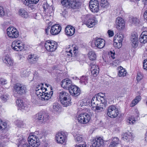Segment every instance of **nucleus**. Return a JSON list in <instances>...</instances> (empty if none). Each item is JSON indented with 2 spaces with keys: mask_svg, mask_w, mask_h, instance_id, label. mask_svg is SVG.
<instances>
[{
  "mask_svg": "<svg viewBox=\"0 0 147 147\" xmlns=\"http://www.w3.org/2000/svg\"><path fill=\"white\" fill-rule=\"evenodd\" d=\"M36 93L38 96L39 95L41 97L42 100H48L51 98L53 94V91H51L49 92L47 89L44 87H40V89L36 88Z\"/></svg>",
  "mask_w": 147,
  "mask_h": 147,
  "instance_id": "f257e3e1",
  "label": "nucleus"
},
{
  "mask_svg": "<svg viewBox=\"0 0 147 147\" xmlns=\"http://www.w3.org/2000/svg\"><path fill=\"white\" fill-rule=\"evenodd\" d=\"M61 3L65 7H70L73 9L79 8L81 5V3L77 0H61Z\"/></svg>",
  "mask_w": 147,
  "mask_h": 147,
  "instance_id": "f03ea898",
  "label": "nucleus"
},
{
  "mask_svg": "<svg viewBox=\"0 0 147 147\" xmlns=\"http://www.w3.org/2000/svg\"><path fill=\"white\" fill-rule=\"evenodd\" d=\"M14 89L15 93L20 95L24 94L27 92L26 86L22 84H16L15 85Z\"/></svg>",
  "mask_w": 147,
  "mask_h": 147,
  "instance_id": "7ed1b4c3",
  "label": "nucleus"
},
{
  "mask_svg": "<svg viewBox=\"0 0 147 147\" xmlns=\"http://www.w3.org/2000/svg\"><path fill=\"white\" fill-rule=\"evenodd\" d=\"M57 44L55 41L52 40H48L45 44V47L49 51L52 52L55 51L57 48Z\"/></svg>",
  "mask_w": 147,
  "mask_h": 147,
  "instance_id": "20e7f679",
  "label": "nucleus"
},
{
  "mask_svg": "<svg viewBox=\"0 0 147 147\" xmlns=\"http://www.w3.org/2000/svg\"><path fill=\"white\" fill-rule=\"evenodd\" d=\"M119 111L118 109L113 105L110 106L107 111L108 115L111 118H114L118 115Z\"/></svg>",
  "mask_w": 147,
  "mask_h": 147,
  "instance_id": "39448f33",
  "label": "nucleus"
},
{
  "mask_svg": "<svg viewBox=\"0 0 147 147\" xmlns=\"http://www.w3.org/2000/svg\"><path fill=\"white\" fill-rule=\"evenodd\" d=\"M90 10L93 13H97L100 9L99 3L97 0H91L89 3Z\"/></svg>",
  "mask_w": 147,
  "mask_h": 147,
  "instance_id": "423d86ee",
  "label": "nucleus"
},
{
  "mask_svg": "<svg viewBox=\"0 0 147 147\" xmlns=\"http://www.w3.org/2000/svg\"><path fill=\"white\" fill-rule=\"evenodd\" d=\"M56 138L58 143L63 144L67 139V133L63 131L59 132L56 134Z\"/></svg>",
  "mask_w": 147,
  "mask_h": 147,
  "instance_id": "0eeeda50",
  "label": "nucleus"
},
{
  "mask_svg": "<svg viewBox=\"0 0 147 147\" xmlns=\"http://www.w3.org/2000/svg\"><path fill=\"white\" fill-rule=\"evenodd\" d=\"M90 117L88 113H85L80 114L78 117V121L81 123L86 124L90 120Z\"/></svg>",
  "mask_w": 147,
  "mask_h": 147,
  "instance_id": "6e6552de",
  "label": "nucleus"
},
{
  "mask_svg": "<svg viewBox=\"0 0 147 147\" xmlns=\"http://www.w3.org/2000/svg\"><path fill=\"white\" fill-rule=\"evenodd\" d=\"M7 31V35L10 38H16L19 36L18 31L13 27H8Z\"/></svg>",
  "mask_w": 147,
  "mask_h": 147,
  "instance_id": "1a4fd4ad",
  "label": "nucleus"
},
{
  "mask_svg": "<svg viewBox=\"0 0 147 147\" xmlns=\"http://www.w3.org/2000/svg\"><path fill=\"white\" fill-rule=\"evenodd\" d=\"M36 136L31 135L28 138V141L29 144L33 147H38L40 144L39 139L36 138Z\"/></svg>",
  "mask_w": 147,
  "mask_h": 147,
  "instance_id": "9d476101",
  "label": "nucleus"
},
{
  "mask_svg": "<svg viewBox=\"0 0 147 147\" xmlns=\"http://www.w3.org/2000/svg\"><path fill=\"white\" fill-rule=\"evenodd\" d=\"M16 105L18 106V109L20 110L23 112L25 111H28L29 108L26 105H24L22 100L18 99L16 101Z\"/></svg>",
  "mask_w": 147,
  "mask_h": 147,
  "instance_id": "9b49d317",
  "label": "nucleus"
},
{
  "mask_svg": "<svg viewBox=\"0 0 147 147\" xmlns=\"http://www.w3.org/2000/svg\"><path fill=\"white\" fill-rule=\"evenodd\" d=\"M116 26L117 28L121 30L125 27V24L123 20L121 17H118L116 20Z\"/></svg>",
  "mask_w": 147,
  "mask_h": 147,
  "instance_id": "f8f14e48",
  "label": "nucleus"
},
{
  "mask_svg": "<svg viewBox=\"0 0 147 147\" xmlns=\"http://www.w3.org/2000/svg\"><path fill=\"white\" fill-rule=\"evenodd\" d=\"M61 85L63 88L68 90L73 85L71 81L68 78L63 80L61 82Z\"/></svg>",
  "mask_w": 147,
  "mask_h": 147,
  "instance_id": "ddd939ff",
  "label": "nucleus"
},
{
  "mask_svg": "<svg viewBox=\"0 0 147 147\" xmlns=\"http://www.w3.org/2000/svg\"><path fill=\"white\" fill-rule=\"evenodd\" d=\"M11 46L13 50L16 51H21L24 47V45L22 43L17 41L13 42Z\"/></svg>",
  "mask_w": 147,
  "mask_h": 147,
  "instance_id": "4468645a",
  "label": "nucleus"
},
{
  "mask_svg": "<svg viewBox=\"0 0 147 147\" xmlns=\"http://www.w3.org/2000/svg\"><path fill=\"white\" fill-rule=\"evenodd\" d=\"M61 29V27L59 25L55 24L51 27L50 33L53 35H56L60 33Z\"/></svg>",
  "mask_w": 147,
  "mask_h": 147,
  "instance_id": "2eb2a0df",
  "label": "nucleus"
},
{
  "mask_svg": "<svg viewBox=\"0 0 147 147\" xmlns=\"http://www.w3.org/2000/svg\"><path fill=\"white\" fill-rule=\"evenodd\" d=\"M103 143V140L100 137L96 138L93 140L90 147H99Z\"/></svg>",
  "mask_w": 147,
  "mask_h": 147,
  "instance_id": "dca6fc26",
  "label": "nucleus"
},
{
  "mask_svg": "<svg viewBox=\"0 0 147 147\" xmlns=\"http://www.w3.org/2000/svg\"><path fill=\"white\" fill-rule=\"evenodd\" d=\"M34 118L36 121L40 124L44 123L45 122L44 115L41 113L36 114L34 116Z\"/></svg>",
  "mask_w": 147,
  "mask_h": 147,
  "instance_id": "f3484780",
  "label": "nucleus"
},
{
  "mask_svg": "<svg viewBox=\"0 0 147 147\" xmlns=\"http://www.w3.org/2000/svg\"><path fill=\"white\" fill-rule=\"evenodd\" d=\"M105 40L101 38L96 39L94 41V44L96 47L99 49H102L105 45Z\"/></svg>",
  "mask_w": 147,
  "mask_h": 147,
  "instance_id": "a211bd4d",
  "label": "nucleus"
},
{
  "mask_svg": "<svg viewBox=\"0 0 147 147\" xmlns=\"http://www.w3.org/2000/svg\"><path fill=\"white\" fill-rule=\"evenodd\" d=\"M70 94L73 96H77L79 94L80 89L76 86L72 85L68 90Z\"/></svg>",
  "mask_w": 147,
  "mask_h": 147,
  "instance_id": "6ab92c4d",
  "label": "nucleus"
},
{
  "mask_svg": "<svg viewBox=\"0 0 147 147\" xmlns=\"http://www.w3.org/2000/svg\"><path fill=\"white\" fill-rule=\"evenodd\" d=\"M131 43L133 47L136 48L138 46V36L134 33L132 34L131 38Z\"/></svg>",
  "mask_w": 147,
  "mask_h": 147,
  "instance_id": "aec40b11",
  "label": "nucleus"
},
{
  "mask_svg": "<svg viewBox=\"0 0 147 147\" xmlns=\"http://www.w3.org/2000/svg\"><path fill=\"white\" fill-rule=\"evenodd\" d=\"M2 60L4 63L8 65L11 66L13 64V60L8 55H7L3 57Z\"/></svg>",
  "mask_w": 147,
  "mask_h": 147,
  "instance_id": "412c9836",
  "label": "nucleus"
},
{
  "mask_svg": "<svg viewBox=\"0 0 147 147\" xmlns=\"http://www.w3.org/2000/svg\"><path fill=\"white\" fill-rule=\"evenodd\" d=\"M123 138L125 141L127 142H131L133 139V137L132 134L128 131L124 134Z\"/></svg>",
  "mask_w": 147,
  "mask_h": 147,
  "instance_id": "4be33fe9",
  "label": "nucleus"
},
{
  "mask_svg": "<svg viewBox=\"0 0 147 147\" xmlns=\"http://www.w3.org/2000/svg\"><path fill=\"white\" fill-rule=\"evenodd\" d=\"M139 41L141 43L145 44L147 42V31L143 32L140 36Z\"/></svg>",
  "mask_w": 147,
  "mask_h": 147,
  "instance_id": "5701e85b",
  "label": "nucleus"
},
{
  "mask_svg": "<svg viewBox=\"0 0 147 147\" xmlns=\"http://www.w3.org/2000/svg\"><path fill=\"white\" fill-rule=\"evenodd\" d=\"M75 29L74 28L71 26H67L65 29L66 34L69 36H71L74 33Z\"/></svg>",
  "mask_w": 147,
  "mask_h": 147,
  "instance_id": "b1692460",
  "label": "nucleus"
},
{
  "mask_svg": "<svg viewBox=\"0 0 147 147\" xmlns=\"http://www.w3.org/2000/svg\"><path fill=\"white\" fill-rule=\"evenodd\" d=\"M38 57L36 55L32 54L28 55V60L29 62L31 63H36L38 60Z\"/></svg>",
  "mask_w": 147,
  "mask_h": 147,
  "instance_id": "393cba45",
  "label": "nucleus"
},
{
  "mask_svg": "<svg viewBox=\"0 0 147 147\" xmlns=\"http://www.w3.org/2000/svg\"><path fill=\"white\" fill-rule=\"evenodd\" d=\"M59 95L60 101L70 98L69 94L65 91L61 92L59 93Z\"/></svg>",
  "mask_w": 147,
  "mask_h": 147,
  "instance_id": "a878e982",
  "label": "nucleus"
},
{
  "mask_svg": "<svg viewBox=\"0 0 147 147\" xmlns=\"http://www.w3.org/2000/svg\"><path fill=\"white\" fill-rule=\"evenodd\" d=\"M21 138L22 139L19 140L18 143V147H31L30 145L26 143L25 139L22 137H21Z\"/></svg>",
  "mask_w": 147,
  "mask_h": 147,
  "instance_id": "bb28decb",
  "label": "nucleus"
},
{
  "mask_svg": "<svg viewBox=\"0 0 147 147\" xmlns=\"http://www.w3.org/2000/svg\"><path fill=\"white\" fill-rule=\"evenodd\" d=\"M22 1L24 4L28 6L32 10L35 9L36 7L34 4L32 3L29 0H22Z\"/></svg>",
  "mask_w": 147,
  "mask_h": 147,
  "instance_id": "cd10ccee",
  "label": "nucleus"
},
{
  "mask_svg": "<svg viewBox=\"0 0 147 147\" xmlns=\"http://www.w3.org/2000/svg\"><path fill=\"white\" fill-rule=\"evenodd\" d=\"M88 58L92 61L95 60L96 57V55L94 51H91L89 52L88 54Z\"/></svg>",
  "mask_w": 147,
  "mask_h": 147,
  "instance_id": "c85d7f7f",
  "label": "nucleus"
},
{
  "mask_svg": "<svg viewBox=\"0 0 147 147\" xmlns=\"http://www.w3.org/2000/svg\"><path fill=\"white\" fill-rule=\"evenodd\" d=\"M116 40H114L113 45L115 48L119 49L121 48L122 46V38L119 39H117V42L115 41Z\"/></svg>",
  "mask_w": 147,
  "mask_h": 147,
  "instance_id": "c756f323",
  "label": "nucleus"
},
{
  "mask_svg": "<svg viewBox=\"0 0 147 147\" xmlns=\"http://www.w3.org/2000/svg\"><path fill=\"white\" fill-rule=\"evenodd\" d=\"M118 70H119L118 74L119 76H126L127 72L122 67L120 66L118 67Z\"/></svg>",
  "mask_w": 147,
  "mask_h": 147,
  "instance_id": "7c9ffc66",
  "label": "nucleus"
},
{
  "mask_svg": "<svg viewBox=\"0 0 147 147\" xmlns=\"http://www.w3.org/2000/svg\"><path fill=\"white\" fill-rule=\"evenodd\" d=\"M96 23V22L94 18L89 20L86 23L87 26L89 28L93 27Z\"/></svg>",
  "mask_w": 147,
  "mask_h": 147,
  "instance_id": "2f4dec72",
  "label": "nucleus"
},
{
  "mask_svg": "<svg viewBox=\"0 0 147 147\" xmlns=\"http://www.w3.org/2000/svg\"><path fill=\"white\" fill-rule=\"evenodd\" d=\"M109 3L107 0H101L100 4V9L106 8L109 6Z\"/></svg>",
  "mask_w": 147,
  "mask_h": 147,
  "instance_id": "473e14b6",
  "label": "nucleus"
},
{
  "mask_svg": "<svg viewBox=\"0 0 147 147\" xmlns=\"http://www.w3.org/2000/svg\"><path fill=\"white\" fill-rule=\"evenodd\" d=\"M70 98H67L66 99H63L62 100L60 101L61 103L64 105V107H67L70 105L71 104Z\"/></svg>",
  "mask_w": 147,
  "mask_h": 147,
  "instance_id": "72a5a7b5",
  "label": "nucleus"
},
{
  "mask_svg": "<svg viewBox=\"0 0 147 147\" xmlns=\"http://www.w3.org/2000/svg\"><path fill=\"white\" fill-rule=\"evenodd\" d=\"M88 76H82L80 79V82L81 84L86 85L88 83Z\"/></svg>",
  "mask_w": 147,
  "mask_h": 147,
  "instance_id": "f704fd0d",
  "label": "nucleus"
},
{
  "mask_svg": "<svg viewBox=\"0 0 147 147\" xmlns=\"http://www.w3.org/2000/svg\"><path fill=\"white\" fill-rule=\"evenodd\" d=\"M141 97L140 96H138L134 99L132 101L130 105L131 107H133L136 105L141 100Z\"/></svg>",
  "mask_w": 147,
  "mask_h": 147,
  "instance_id": "c9c22d12",
  "label": "nucleus"
},
{
  "mask_svg": "<svg viewBox=\"0 0 147 147\" xmlns=\"http://www.w3.org/2000/svg\"><path fill=\"white\" fill-rule=\"evenodd\" d=\"M60 108L59 105L58 103H54L51 107V109L53 112H57Z\"/></svg>",
  "mask_w": 147,
  "mask_h": 147,
  "instance_id": "e433bc0d",
  "label": "nucleus"
},
{
  "mask_svg": "<svg viewBox=\"0 0 147 147\" xmlns=\"http://www.w3.org/2000/svg\"><path fill=\"white\" fill-rule=\"evenodd\" d=\"M96 99L94 97L92 99L91 103L92 109H94L96 106L99 104L98 101L96 100Z\"/></svg>",
  "mask_w": 147,
  "mask_h": 147,
  "instance_id": "4c0bfd02",
  "label": "nucleus"
},
{
  "mask_svg": "<svg viewBox=\"0 0 147 147\" xmlns=\"http://www.w3.org/2000/svg\"><path fill=\"white\" fill-rule=\"evenodd\" d=\"M75 141L78 143L81 142L83 140L82 135L79 134H77L75 136Z\"/></svg>",
  "mask_w": 147,
  "mask_h": 147,
  "instance_id": "58836bf2",
  "label": "nucleus"
},
{
  "mask_svg": "<svg viewBox=\"0 0 147 147\" xmlns=\"http://www.w3.org/2000/svg\"><path fill=\"white\" fill-rule=\"evenodd\" d=\"M104 105H97L93 109L95 113L100 112L104 111Z\"/></svg>",
  "mask_w": 147,
  "mask_h": 147,
  "instance_id": "ea45409f",
  "label": "nucleus"
},
{
  "mask_svg": "<svg viewBox=\"0 0 147 147\" xmlns=\"http://www.w3.org/2000/svg\"><path fill=\"white\" fill-rule=\"evenodd\" d=\"M19 14L22 17L24 18H27L28 17L27 12L23 9H21L20 10Z\"/></svg>",
  "mask_w": 147,
  "mask_h": 147,
  "instance_id": "a19ab883",
  "label": "nucleus"
},
{
  "mask_svg": "<svg viewBox=\"0 0 147 147\" xmlns=\"http://www.w3.org/2000/svg\"><path fill=\"white\" fill-rule=\"evenodd\" d=\"M110 142L115 144V145L117 146L120 144V141L117 137H114L111 138Z\"/></svg>",
  "mask_w": 147,
  "mask_h": 147,
  "instance_id": "79ce46f5",
  "label": "nucleus"
},
{
  "mask_svg": "<svg viewBox=\"0 0 147 147\" xmlns=\"http://www.w3.org/2000/svg\"><path fill=\"white\" fill-rule=\"evenodd\" d=\"M7 126V123L0 119V129H4Z\"/></svg>",
  "mask_w": 147,
  "mask_h": 147,
  "instance_id": "37998d69",
  "label": "nucleus"
},
{
  "mask_svg": "<svg viewBox=\"0 0 147 147\" xmlns=\"http://www.w3.org/2000/svg\"><path fill=\"white\" fill-rule=\"evenodd\" d=\"M90 66L91 67V70H95L96 69L97 70L99 69L98 67L96 65L93 64V63H91L90 64Z\"/></svg>",
  "mask_w": 147,
  "mask_h": 147,
  "instance_id": "c03bdc74",
  "label": "nucleus"
},
{
  "mask_svg": "<svg viewBox=\"0 0 147 147\" xmlns=\"http://www.w3.org/2000/svg\"><path fill=\"white\" fill-rule=\"evenodd\" d=\"M91 75L94 77H96L98 74L99 72V69L97 70L96 69V70H91Z\"/></svg>",
  "mask_w": 147,
  "mask_h": 147,
  "instance_id": "a18cd8bd",
  "label": "nucleus"
},
{
  "mask_svg": "<svg viewBox=\"0 0 147 147\" xmlns=\"http://www.w3.org/2000/svg\"><path fill=\"white\" fill-rule=\"evenodd\" d=\"M132 23L133 24L136 25L139 23V20L138 18H133L132 19Z\"/></svg>",
  "mask_w": 147,
  "mask_h": 147,
  "instance_id": "49530a36",
  "label": "nucleus"
},
{
  "mask_svg": "<svg viewBox=\"0 0 147 147\" xmlns=\"http://www.w3.org/2000/svg\"><path fill=\"white\" fill-rule=\"evenodd\" d=\"M16 124L17 126L19 127H22L24 126L23 122L19 120L16 121Z\"/></svg>",
  "mask_w": 147,
  "mask_h": 147,
  "instance_id": "de8ad7c7",
  "label": "nucleus"
},
{
  "mask_svg": "<svg viewBox=\"0 0 147 147\" xmlns=\"http://www.w3.org/2000/svg\"><path fill=\"white\" fill-rule=\"evenodd\" d=\"M7 80L3 78H0V86L6 84H7Z\"/></svg>",
  "mask_w": 147,
  "mask_h": 147,
  "instance_id": "09e8293b",
  "label": "nucleus"
},
{
  "mask_svg": "<svg viewBox=\"0 0 147 147\" xmlns=\"http://www.w3.org/2000/svg\"><path fill=\"white\" fill-rule=\"evenodd\" d=\"M137 120L136 119L134 118H132V117L131 118H130L129 119H128L127 120V121L130 124H133L134 122H135Z\"/></svg>",
  "mask_w": 147,
  "mask_h": 147,
  "instance_id": "8fccbe9b",
  "label": "nucleus"
},
{
  "mask_svg": "<svg viewBox=\"0 0 147 147\" xmlns=\"http://www.w3.org/2000/svg\"><path fill=\"white\" fill-rule=\"evenodd\" d=\"M143 68L144 70H147V59H145L143 61Z\"/></svg>",
  "mask_w": 147,
  "mask_h": 147,
  "instance_id": "3c124183",
  "label": "nucleus"
},
{
  "mask_svg": "<svg viewBox=\"0 0 147 147\" xmlns=\"http://www.w3.org/2000/svg\"><path fill=\"white\" fill-rule=\"evenodd\" d=\"M5 14L4 11L2 7L0 6V16L2 17Z\"/></svg>",
  "mask_w": 147,
  "mask_h": 147,
  "instance_id": "603ef678",
  "label": "nucleus"
},
{
  "mask_svg": "<svg viewBox=\"0 0 147 147\" xmlns=\"http://www.w3.org/2000/svg\"><path fill=\"white\" fill-rule=\"evenodd\" d=\"M1 98L2 100L4 102L6 101L8 99V97L6 95L2 96L1 97Z\"/></svg>",
  "mask_w": 147,
  "mask_h": 147,
  "instance_id": "864d4df0",
  "label": "nucleus"
},
{
  "mask_svg": "<svg viewBox=\"0 0 147 147\" xmlns=\"http://www.w3.org/2000/svg\"><path fill=\"white\" fill-rule=\"evenodd\" d=\"M33 136H36V138H38V139H39V138H42L43 135L41 133V132H40L39 134L37 136H36L35 135H32Z\"/></svg>",
  "mask_w": 147,
  "mask_h": 147,
  "instance_id": "5fc2aeb1",
  "label": "nucleus"
},
{
  "mask_svg": "<svg viewBox=\"0 0 147 147\" xmlns=\"http://www.w3.org/2000/svg\"><path fill=\"white\" fill-rule=\"evenodd\" d=\"M108 33L109 37L112 36L114 35L113 32L110 30L108 31Z\"/></svg>",
  "mask_w": 147,
  "mask_h": 147,
  "instance_id": "6e6d98bb",
  "label": "nucleus"
},
{
  "mask_svg": "<svg viewBox=\"0 0 147 147\" xmlns=\"http://www.w3.org/2000/svg\"><path fill=\"white\" fill-rule=\"evenodd\" d=\"M105 97H100V104H102V105H104L105 104H103L105 102Z\"/></svg>",
  "mask_w": 147,
  "mask_h": 147,
  "instance_id": "4d7b16f0",
  "label": "nucleus"
},
{
  "mask_svg": "<svg viewBox=\"0 0 147 147\" xmlns=\"http://www.w3.org/2000/svg\"><path fill=\"white\" fill-rule=\"evenodd\" d=\"M22 75L23 77L27 76L29 75L28 73L26 70H24L22 73Z\"/></svg>",
  "mask_w": 147,
  "mask_h": 147,
  "instance_id": "13d9d810",
  "label": "nucleus"
},
{
  "mask_svg": "<svg viewBox=\"0 0 147 147\" xmlns=\"http://www.w3.org/2000/svg\"><path fill=\"white\" fill-rule=\"evenodd\" d=\"M96 99V100L98 101V102H99L100 101V97L99 96H98L96 95H95L94 96Z\"/></svg>",
  "mask_w": 147,
  "mask_h": 147,
  "instance_id": "bf43d9fd",
  "label": "nucleus"
},
{
  "mask_svg": "<svg viewBox=\"0 0 147 147\" xmlns=\"http://www.w3.org/2000/svg\"><path fill=\"white\" fill-rule=\"evenodd\" d=\"M39 0H29V1L32 3L36 4L39 1Z\"/></svg>",
  "mask_w": 147,
  "mask_h": 147,
  "instance_id": "052dcab7",
  "label": "nucleus"
},
{
  "mask_svg": "<svg viewBox=\"0 0 147 147\" xmlns=\"http://www.w3.org/2000/svg\"><path fill=\"white\" fill-rule=\"evenodd\" d=\"M48 4L47 3L44 4L43 5V8L45 11H47V8L48 7Z\"/></svg>",
  "mask_w": 147,
  "mask_h": 147,
  "instance_id": "680f3d73",
  "label": "nucleus"
},
{
  "mask_svg": "<svg viewBox=\"0 0 147 147\" xmlns=\"http://www.w3.org/2000/svg\"><path fill=\"white\" fill-rule=\"evenodd\" d=\"M117 146L115 144H112L110 142L108 147H117Z\"/></svg>",
  "mask_w": 147,
  "mask_h": 147,
  "instance_id": "e2e57ef3",
  "label": "nucleus"
},
{
  "mask_svg": "<svg viewBox=\"0 0 147 147\" xmlns=\"http://www.w3.org/2000/svg\"><path fill=\"white\" fill-rule=\"evenodd\" d=\"M98 96H99L100 97H105V94L102 93H99L97 95Z\"/></svg>",
  "mask_w": 147,
  "mask_h": 147,
  "instance_id": "0e129e2a",
  "label": "nucleus"
},
{
  "mask_svg": "<svg viewBox=\"0 0 147 147\" xmlns=\"http://www.w3.org/2000/svg\"><path fill=\"white\" fill-rule=\"evenodd\" d=\"M117 39H120L122 38V40H123V36L121 34H119L117 36Z\"/></svg>",
  "mask_w": 147,
  "mask_h": 147,
  "instance_id": "69168bd1",
  "label": "nucleus"
},
{
  "mask_svg": "<svg viewBox=\"0 0 147 147\" xmlns=\"http://www.w3.org/2000/svg\"><path fill=\"white\" fill-rule=\"evenodd\" d=\"M144 16L145 19L147 21V10L144 12Z\"/></svg>",
  "mask_w": 147,
  "mask_h": 147,
  "instance_id": "338daca9",
  "label": "nucleus"
},
{
  "mask_svg": "<svg viewBox=\"0 0 147 147\" xmlns=\"http://www.w3.org/2000/svg\"><path fill=\"white\" fill-rule=\"evenodd\" d=\"M86 147V144H85L84 143L82 144H80L79 145H78L77 147Z\"/></svg>",
  "mask_w": 147,
  "mask_h": 147,
  "instance_id": "774afa93",
  "label": "nucleus"
}]
</instances>
